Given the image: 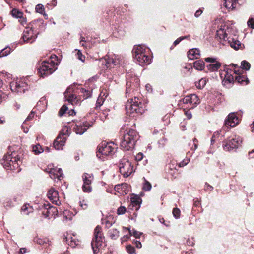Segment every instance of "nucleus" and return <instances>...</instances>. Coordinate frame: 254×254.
Returning a JSON list of instances; mask_svg holds the SVG:
<instances>
[{
  "mask_svg": "<svg viewBox=\"0 0 254 254\" xmlns=\"http://www.w3.org/2000/svg\"><path fill=\"white\" fill-rule=\"evenodd\" d=\"M120 133L123 135L121 147L124 150H129L133 149L135 142L139 138L137 132L132 129H129L127 125H124L120 130Z\"/></svg>",
  "mask_w": 254,
  "mask_h": 254,
  "instance_id": "nucleus-1",
  "label": "nucleus"
},
{
  "mask_svg": "<svg viewBox=\"0 0 254 254\" xmlns=\"http://www.w3.org/2000/svg\"><path fill=\"white\" fill-rule=\"evenodd\" d=\"M233 29L226 25H221L217 31V35L221 40L224 41H228V43L231 48L235 50L241 49L243 47L241 42L237 40L236 37H232Z\"/></svg>",
  "mask_w": 254,
  "mask_h": 254,
  "instance_id": "nucleus-2",
  "label": "nucleus"
},
{
  "mask_svg": "<svg viewBox=\"0 0 254 254\" xmlns=\"http://www.w3.org/2000/svg\"><path fill=\"white\" fill-rule=\"evenodd\" d=\"M133 57L136 63L141 66L148 65L151 63L149 49L144 45L134 46L132 50Z\"/></svg>",
  "mask_w": 254,
  "mask_h": 254,
  "instance_id": "nucleus-3",
  "label": "nucleus"
},
{
  "mask_svg": "<svg viewBox=\"0 0 254 254\" xmlns=\"http://www.w3.org/2000/svg\"><path fill=\"white\" fill-rule=\"evenodd\" d=\"M22 163L21 157L16 152H12L10 154H5L1 160V163L3 167L7 170L20 171V165Z\"/></svg>",
  "mask_w": 254,
  "mask_h": 254,
  "instance_id": "nucleus-4",
  "label": "nucleus"
},
{
  "mask_svg": "<svg viewBox=\"0 0 254 254\" xmlns=\"http://www.w3.org/2000/svg\"><path fill=\"white\" fill-rule=\"evenodd\" d=\"M59 62L55 55H51L48 60L43 61L38 68L39 76L42 77L47 76L53 73L56 69Z\"/></svg>",
  "mask_w": 254,
  "mask_h": 254,
  "instance_id": "nucleus-5",
  "label": "nucleus"
},
{
  "mask_svg": "<svg viewBox=\"0 0 254 254\" xmlns=\"http://www.w3.org/2000/svg\"><path fill=\"white\" fill-rule=\"evenodd\" d=\"M127 114L131 117L143 114L145 110L144 104L136 97L128 100L126 105Z\"/></svg>",
  "mask_w": 254,
  "mask_h": 254,
  "instance_id": "nucleus-6",
  "label": "nucleus"
},
{
  "mask_svg": "<svg viewBox=\"0 0 254 254\" xmlns=\"http://www.w3.org/2000/svg\"><path fill=\"white\" fill-rule=\"evenodd\" d=\"M40 24L38 21H35L30 23L23 32L22 39L24 43H32L36 39L39 31L37 27L40 26Z\"/></svg>",
  "mask_w": 254,
  "mask_h": 254,
  "instance_id": "nucleus-7",
  "label": "nucleus"
},
{
  "mask_svg": "<svg viewBox=\"0 0 254 254\" xmlns=\"http://www.w3.org/2000/svg\"><path fill=\"white\" fill-rule=\"evenodd\" d=\"M117 145L113 142H102L98 147L97 156L103 160L107 156H112L116 151Z\"/></svg>",
  "mask_w": 254,
  "mask_h": 254,
  "instance_id": "nucleus-8",
  "label": "nucleus"
},
{
  "mask_svg": "<svg viewBox=\"0 0 254 254\" xmlns=\"http://www.w3.org/2000/svg\"><path fill=\"white\" fill-rule=\"evenodd\" d=\"M102 62L103 64H105V67L110 68L122 64L124 62V58L115 54L108 55L102 59Z\"/></svg>",
  "mask_w": 254,
  "mask_h": 254,
  "instance_id": "nucleus-9",
  "label": "nucleus"
},
{
  "mask_svg": "<svg viewBox=\"0 0 254 254\" xmlns=\"http://www.w3.org/2000/svg\"><path fill=\"white\" fill-rule=\"evenodd\" d=\"M104 238L103 236L101 227L98 225L94 229V237L91 242V245L94 254L99 251V248L103 243Z\"/></svg>",
  "mask_w": 254,
  "mask_h": 254,
  "instance_id": "nucleus-10",
  "label": "nucleus"
},
{
  "mask_svg": "<svg viewBox=\"0 0 254 254\" xmlns=\"http://www.w3.org/2000/svg\"><path fill=\"white\" fill-rule=\"evenodd\" d=\"M120 173L124 177H127L133 172V166L127 158L122 159L119 163Z\"/></svg>",
  "mask_w": 254,
  "mask_h": 254,
  "instance_id": "nucleus-11",
  "label": "nucleus"
},
{
  "mask_svg": "<svg viewBox=\"0 0 254 254\" xmlns=\"http://www.w3.org/2000/svg\"><path fill=\"white\" fill-rule=\"evenodd\" d=\"M242 142V138L236 135L231 137L227 141H224L223 144V147L226 151H230L240 146Z\"/></svg>",
  "mask_w": 254,
  "mask_h": 254,
  "instance_id": "nucleus-12",
  "label": "nucleus"
},
{
  "mask_svg": "<svg viewBox=\"0 0 254 254\" xmlns=\"http://www.w3.org/2000/svg\"><path fill=\"white\" fill-rule=\"evenodd\" d=\"M10 89L13 92L22 93L28 89V85L23 80L13 81L10 84Z\"/></svg>",
  "mask_w": 254,
  "mask_h": 254,
  "instance_id": "nucleus-13",
  "label": "nucleus"
},
{
  "mask_svg": "<svg viewBox=\"0 0 254 254\" xmlns=\"http://www.w3.org/2000/svg\"><path fill=\"white\" fill-rule=\"evenodd\" d=\"M83 184L82 187L83 191L86 193H89L92 191L91 185L93 180V176L92 174L85 173L82 175Z\"/></svg>",
  "mask_w": 254,
  "mask_h": 254,
  "instance_id": "nucleus-14",
  "label": "nucleus"
},
{
  "mask_svg": "<svg viewBox=\"0 0 254 254\" xmlns=\"http://www.w3.org/2000/svg\"><path fill=\"white\" fill-rule=\"evenodd\" d=\"M45 171L49 173L50 177L53 179L57 178L58 180H60L64 178L62 169L61 168L58 169L56 167L54 168L52 164L48 166Z\"/></svg>",
  "mask_w": 254,
  "mask_h": 254,
  "instance_id": "nucleus-15",
  "label": "nucleus"
},
{
  "mask_svg": "<svg viewBox=\"0 0 254 254\" xmlns=\"http://www.w3.org/2000/svg\"><path fill=\"white\" fill-rule=\"evenodd\" d=\"M91 126V125L87 122H77L73 127V130L76 134L82 135Z\"/></svg>",
  "mask_w": 254,
  "mask_h": 254,
  "instance_id": "nucleus-16",
  "label": "nucleus"
},
{
  "mask_svg": "<svg viewBox=\"0 0 254 254\" xmlns=\"http://www.w3.org/2000/svg\"><path fill=\"white\" fill-rule=\"evenodd\" d=\"M73 88H68L64 93L65 99L72 105H79L80 100L77 99V96L73 94Z\"/></svg>",
  "mask_w": 254,
  "mask_h": 254,
  "instance_id": "nucleus-17",
  "label": "nucleus"
},
{
  "mask_svg": "<svg viewBox=\"0 0 254 254\" xmlns=\"http://www.w3.org/2000/svg\"><path fill=\"white\" fill-rule=\"evenodd\" d=\"M183 103L190 106V108H193L199 103V100L196 94H192L185 96L182 99Z\"/></svg>",
  "mask_w": 254,
  "mask_h": 254,
  "instance_id": "nucleus-18",
  "label": "nucleus"
},
{
  "mask_svg": "<svg viewBox=\"0 0 254 254\" xmlns=\"http://www.w3.org/2000/svg\"><path fill=\"white\" fill-rule=\"evenodd\" d=\"M142 200L140 197L136 195H132L130 198V204L128 207V211L130 210L137 211L140 207Z\"/></svg>",
  "mask_w": 254,
  "mask_h": 254,
  "instance_id": "nucleus-19",
  "label": "nucleus"
},
{
  "mask_svg": "<svg viewBox=\"0 0 254 254\" xmlns=\"http://www.w3.org/2000/svg\"><path fill=\"white\" fill-rule=\"evenodd\" d=\"M206 62L210 64L207 66L208 69L211 71H217L221 66V63L217 60L216 58L208 57L205 59Z\"/></svg>",
  "mask_w": 254,
  "mask_h": 254,
  "instance_id": "nucleus-20",
  "label": "nucleus"
},
{
  "mask_svg": "<svg viewBox=\"0 0 254 254\" xmlns=\"http://www.w3.org/2000/svg\"><path fill=\"white\" fill-rule=\"evenodd\" d=\"M47 196L50 201L57 205H61L58 191L54 188H51L47 193Z\"/></svg>",
  "mask_w": 254,
  "mask_h": 254,
  "instance_id": "nucleus-21",
  "label": "nucleus"
},
{
  "mask_svg": "<svg viewBox=\"0 0 254 254\" xmlns=\"http://www.w3.org/2000/svg\"><path fill=\"white\" fill-rule=\"evenodd\" d=\"M58 211L56 207L53 206H49L48 208H45L42 211V214L45 218H55L58 215Z\"/></svg>",
  "mask_w": 254,
  "mask_h": 254,
  "instance_id": "nucleus-22",
  "label": "nucleus"
},
{
  "mask_svg": "<svg viewBox=\"0 0 254 254\" xmlns=\"http://www.w3.org/2000/svg\"><path fill=\"white\" fill-rule=\"evenodd\" d=\"M239 118L236 114L232 113L229 114L225 120V124L227 126L233 127L239 123Z\"/></svg>",
  "mask_w": 254,
  "mask_h": 254,
  "instance_id": "nucleus-23",
  "label": "nucleus"
},
{
  "mask_svg": "<svg viewBox=\"0 0 254 254\" xmlns=\"http://www.w3.org/2000/svg\"><path fill=\"white\" fill-rule=\"evenodd\" d=\"M220 76L221 78H223L222 84L224 86H228L230 84L234 81L233 76L228 72L224 71L220 73Z\"/></svg>",
  "mask_w": 254,
  "mask_h": 254,
  "instance_id": "nucleus-24",
  "label": "nucleus"
},
{
  "mask_svg": "<svg viewBox=\"0 0 254 254\" xmlns=\"http://www.w3.org/2000/svg\"><path fill=\"white\" fill-rule=\"evenodd\" d=\"M66 142L65 138H62L61 135H59L53 142V147L56 150H62Z\"/></svg>",
  "mask_w": 254,
  "mask_h": 254,
  "instance_id": "nucleus-25",
  "label": "nucleus"
},
{
  "mask_svg": "<svg viewBox=\"0 0 254 254\" xmlns=\"http://www.w3.org/2000/svg\"><path fill=\"white\" fill-rule=\"evenodd\" d=\"M239 69L234 68V72L236 74L235 76V81L239 83L244 85H247L248 83V80L245 75L241 74L239 73Z\"/></svg>",
  "mask_w": 254,
  "mask_h": 254,
  "instance_id": "nucleus-26",
  "label": "nucleus"
},
{
  "mask_svg": "<svg viewBox=\"0 0 254 254\" xmlns=\"http://www.w3.org/2000/svg\"><path fill=\"white\" fill-rule=\"evenodd\" d=\"M94 43V41H93L92 38H91L90 39L87 38L86 40L84 37H80V43L82 46L86 48H91Z\"/></svg>",
  "mask_w": 254,
  "mask_h": 254,
  "instance_id": "nucleus-27",
  "label": "nucleus"
},
{
  "mask_svg": "<svg viewBox=\"0 0 254 254\" xmlns=\"http://www.w3.org/2000/svg\"><path fill=\"white\" fill-rule=\"evenodd\" d=\"M237 0H224V6L228 10H233L236 8Z\"/></svg>",
  "mask_w": 254,
  "mask_h": 254,
  "instance_id": "nucleus-28",
  "label": "nucleus"
},
{
  "mask_svg": "<svg viewBox=\"0 0 254 254\" xmlns=\"http://www.w3.org/2000/svg\"><path fill=\"white\" fill-rule=\"evenodd\" d=\"M200 56V51L198 49L193 48L189 51L188 53V58L190 60L198 59Z\"/></svg>",
  "mask_w": 254,
  "mask_h": 254,
  "instance_id": "nucleus-29",
  "label": "nucleus"
},
{
  "mask_svg": "<svg viewBox=\"0 0 254 254\" xmlns=\"http://www.w3.org/2000/svg\"><path fill=\"white\" fill-rule=\"evenodd\" d=\"M64 239H65L68 245L72 247H74L77 245L78 241L76 240L75 238H73L70 234L67 233Z\"/></svg>",
  "mask_w": 254,
  "mask_h": 254,
  "instance_id": "nucleus-30",
  "label": "nucleus"
},
{
  "mask_svg": "<svg viewBox=\"0 0 254 254\" xmlns=\"http://www.w3.org/2000/svg\"><path fill=\"white\" fill-rule=\"evenodd\" d=\"M21 212L24 215H28L33 212V208L29 204H25L21 207Z\"/></svg>",
  "mask_w": 254,
  "mask_h": 254,
  "instance_id": "nucleus-31",
  "label": "nucleus"
},
{
  "mask_svg": "<svg viewBox=\"0 0 254 254\" xmlns=\"http://www.w3.org/2000/svg\"><path fill=\"white\" fill-rule=\"evenodd\" d=\"M193 67L196 70H202L205 67V63L201 60L196 61L193 63Z\"/></svg>",
  "mask_w": 254,
  "mask_h": 254,
  "instance_id": "nucleus-32",
  "label": "nucleus"
},
{
  "mask_svg": "<svg viewBox=\"0 0 254 254\" xmlns=\"http://www.w3.org/2000/svg\"><path fill=\"white\" fill-rule=\"evenodd\" d=\"M69 128L67 127H64L63 128L62 131L59 135H61L62 138H65V140L69 136Z\"/></svg>",
  "mask_w": 254,
  "mask_h": 254,
  "instance_id": "nucleus-33",
  "label": "nucleus"
},
{
  "mask_svg": "<svg viewBox=\"0 0 254 254\" xmlns=\"http://www.w3.org/2000/svg\"><path fill=\"white\" fill-rule=\"evenodd\" d=\"M63 216H64V221H68V220H71L73 217V214L72 212L68 210H65L63 212Z\"/></svg>",
  "mask_w": 254,
  "mask_h": 254,
  "instance_id": "nucleus-34",
  "label": "nucleus"
},
{
  "mask_svg": "<svg viewBox=\"0 0 254 254\" xmlns=\"http://www.w3.org/2000/svg\"><path fill=\"white\" fill-rule=\"evenodd\" d=\"M14 205V202L11 199L6 198L3 202V206L6 209L11 208Z\"/></svg>",
  "mask_w": 254,
  "mask_h": 254,
  "instance_id": "nucleus-35",
  "label": "nucleus"
},
{
  "mask_svg": "<svg viewBox=\"0 0 254 254\" xmlns=\"http://www.w3.org/2000/svg\"><path fill=\"white\" fill-rule=\"evenodd\" d=\"M36 11L41 14H43L45 17L47 18V15L45 13V9L44 6L42 4H39L36 5L35 8Z\"/></svg>",
  "mask_w": 254,
  "mask_h": 254,
  "instance_id": "nucleus-36",
  "label": "nucleus"
},
{
  "mask_svg": "<svg viewBox=\"0 0 254 254\" xmlns=\"http://www.w3.org/2000/svg\"><path fill=\"white\" fill-rule=\"evenodd\" d=\"M109 234L112 239H116L119 236V231L117 229H113L109 231Z\"/></svg>",
  "mask_w": 254,
  "mask_h": 254,
  "instance_id": "nucleus-37",
  "label": "nucleus"
},
{
  "mask_svg": "<svg viewBox=\"0 0 254 254\" xmlns=\"http://www.w3.org/2000/svg\"><path fill=\"white\" fill-rule=\"evenodd\" d=\"M11 13L13 17L16 18H21L23 16V13L16 9H13Z\"/></svg>",
  "mask_w": 254,
  "mask_h": 254,
  "instance_id": "nucleus-38",
  "label": "nucleus"
},
{
  "mask_svg": "<svg viewBox=\"0 0 254 254\" xmlns=\"http://www.w3.org/2000/svg\"><path fill=\"white\" fill-rule=\"evenodd\" d=\"M32 151L36 155L39 154L44 151L42 147L39 144L34 145L32 147Z\"/></svg>",
  "mask_w": 254,
  "mask_h": 254,
  "instance_id": "nucleus-39",
  "label": "nucleus"
},
{
  "mask_svg": "<svg viewBox=\"0 0 254 254\" xmlns=\"http://www.w3.org/2000/svg\"><path fill=\"white\" fill-rule=\"evenodd\" d=\"M113 219L112 216H109L107 219L102 220V224H105L107 228H110L112 225V224L114 223V221L111 220Z\"/></svg>",
  "mask_w": 254,
  "mask_h": 254,
  "instance_id": "nucleus-40",
  "label": "nucleus"
},
{
  "mask_svg": "<svg viewBox=\"0 0 254 254\" xmlns=\"http://www.w3.org/2000/svg\"><path fill=\"white\" fill-rule=\"evenodd\" d=\"M207 82V80L205 78H201L198 82H196L195 85L198 88H201L204 87Z\"/></svg>",
  "mask_w": 254,
  "mask_h": 254,
  "instance_id": "nucleus-41",
  "label": "nucleus"
},
{
  "mask_svg": "<svg viewBox=\"0 0 254 254\" xmlns=\"http://www.w3.org/2000/svg\"><path fill=\"white\" fill-rule=\"evenodd\" d=\"M143 179L144 182L143 184L142 189L144 191H149L152 188L151 184L148 181H147L144 178H143Z\"/></svg>",
  "mask_w": 254,
  "mask_h": 254,
  "instance_id": "nucleus-42",
  "label": "nucleus"
},
{
  "mask_svg": "<svg viewBox=\"0 0 254 254\" xmlns=\"http://www.w3.org/2000/svg\"><path fill=\"white\" fill-rule=\"evenodd\" d=\"M104 95L105 94H104L103 95H102V94H101L98 97L96 101L97 108L103 105L106 98V97H104Z\"/></svg>",
  "mask_w": 254,
  "mask_h": 254,
  "instance_id": "nucleus-43",
  "label": "nucleus"
},
{
  "mask_svg": "<svg viewBox=\"0 0 254 254\" xmlns=\"http://www.w3.org/2000/svg\"><path fill=\"white\" fill-rule=\"evenodd\" d=\"M125 229L128 230L130 236L133 235L136 238H139L140 235L142 234L141 233L138 232L135 230H131L128 228H126Z\"/></svg>",
  "mask_w": 254,
  "mask_h": 254,
  "instance_id": "nucleus-44",
  "label": "nucleus"
},
{
  "mask_svg": "<svg viewBox=\"0 0 254 254\" xmlns=\"http://www.w3.org/2000/svg\"><path fill=\"white\" fill-rule=\"evenodd\" d=\"M11 49L10 47H7L3 49L0 52V58L6 56L10 53Z\"/></svg>",
  "mask_w": 254,
  "mask_h": 254,
  "instance_id": "nucleus-45",
  "label": "nucleus"
},
{
  "mask_svg": "<svg viewBox=\"0 0 254 254\" xmlns=\"http://www.w3.org/2000/svg\"><path fill=\"white\" fill-rule=\"evenodd\" d=\"M81 93L83 94L84 99H87L91 95V91L90 90L81 89Z\"/></svg>",
  "mask_w": 254,
  "mask_h": 254,
  "instance_id": "nucleus-46",
  "label": "nucleus"
},
{
  "mask_svg": "<svg viewBox=\"0 0 254 254\" xmlns=\"http://www.w3.org/2000/svg\"><path fill=\"white\" fill-rule=\"evenodd\" d=\"M172 213H173V216L176 219H178V218H180V214H181V211H180V210L179 208H174L173 209Z\"/></svg>",
  "mask_w": 254,
  "mask_h": 254,
  "instance_id": "nucleus-47",
  "label": "nucleus"
},
{
  "mask_svg": "<svg viewBox=\"0 0 254 254\" xmlns=\"http://www.w3.org/2000/svg\"><path fill=\"white\" fill-rule=\"evenodd\" d=\"M241 66L243 69L247 70H249L250 68V64L246 61H243L241 62Z\"/></svg>",
  "mask_w": 254,
  "mask_h": 254,
  "instance_id": "nucleus-48",
  "label": "nucleus"
},
{
  "mask_svg": "<svg viewBox=\"0 0 254 254\" xmlns=\"http://www.w3.org/2000/svg\"><path fill=\"white\" fill-rule=\"evenodd\" d=\"M67 109L68 108L65 105H63L59 111V115L60 116H62L64 114H66Z\"/></svg>",
  "mask_w": 254,
  "mask_h": 254,
  "instance_id": "nucleus-49",
  "label": "nucleus"
},
{
  "mask_svg": "<svg viewBox=\"0 0 254 254\" xmlns=\"http://www.w3.org/2000/svg\"><path fill=\"white\" fill-rule=\"evenodd\" d=\"M76 58L79 60L81 61L82 62H84L85 59V56L83 55L82 53L80 50H78L77 53L76 54Z\"/></svg>",
  "mask_w": 254,
  "mask_h": 254,
  "instance_id": "nucleus-50",
  "label": "nucleus"
},
{
  "mask_svg": "<svg viewBox=\"0 0 254 254\" xmlns=\"http://www.w3.org/2000/svg\"><path fill=\"white\" fill-rule=\"evenodd\" d=\"M197 140L196 139H194L192 142L190 143V145L192 146L191 148L193 150H195L197 148Z\"/></svg>",
  "mask_w": 254,
  "mask_h": 254,
  "instance_id": "nucleus-51",
  "label": "nucleus"
},
{
  "mask_svg": "<svg viewBox=\"0 0 254 254\" xmlns=\"http://www.w3.org/2000/svg\"><path fill=\"white\" fill-rule=\"evenodd\" d=\"M167 142V139L163 137L158 141V145L159 147H163Z\"/></svg>",
  "mask_w": 254,
  "mask_h": 254,
  "instance_id": "nucleus-52",
  "label": "nucleus"
},
{
  "mask_svg": "<svg viewBox=\"0 0 254 254\" xmlns=\"http://www.w3.org/2000/svg\"><path fill=\"white\" fill-rule=\"evenodd\" d=\"M35 111H34V109L31 111L30 113L29 114L26 119L25 120L24 124H27V122L30 120H31L34 116Z\"/></svg>",
  "mask_w": 254,
  "mask_h": 254,
  "instance_id": "nucleus-53",
  "label": "nucleus"
},
{
  "mask_svg": "<svg viewBox=\"0 0 254 254\" xmlns=\"http://www.w3.org/2000/svg\"><path fill=\"white\" fill-rule=\"evenodd\" d=\"M126 250L127 251L129 254H133L135 253V249L133 247L131 246V245H127L126 247Z\"/></svg>",
  "mask_w": 254,
  "mask_h": 254,
  "instance_id": "nucleus-54",
  "label": "nucleus"
},
{
  "mask_svg": "<svg viewBox=\"0 0 254 254\" xmlns=\"http://www.w3.org/2000/svg\"><path fill=\"white\" fill-rule=\"evenodd\" d=\"M190 162V159L189 158H186L184 160H183L182 162L179 163L178 167H182L186 166L189 162Z\"/></svg>",
  "mask_w": 254,
  "mask_h": 254,
  "instance_id": "nucleus-55",
  "label": "nucleus"
},
{
  "mask_svg": "<svg viewBox=\"0 0 254 254\" xmlns=\"http://www.w3.org/2000/svg\"><path fill=\"white\" fill-rule=\"evenodd\" d=\"M126 208L124 206H120L117 210V213L119 215L124 214L126 212Z\"/></svg>",
  "mask_w": 254,
  "mask_h": 254,
  "instance_id": "nucleus-56",
  "label": "nucleus"
},
{
  "mask_svg": "<svg viewBox=\"0 0 254 254\" xmlns=\"http://www.w3.org/2000/svg\"><path fill=\"white\" fill-rule=\"evenodd\" d=\"M188 37V36H182V37H180L179 38H178V39H177L174 42V43H173V45L174 46H176L177 45H178L182 40H184V39H186Z\"/></svg>",
  "mask_w": 254,
  "mask_h": 254,
  "instance_id": "nucleus-57",
  "label": "nucleus"
},
{
  "mask_svg": "<svg viewBox=\"0 0 254 254\" xmlns=\"http://www.w3.org/2000/svg\"><path fill=\"white\" fill-rule=\"evenodd\" d=\"M7 98V95L0 91V103Z\"/></svg>",
  "mask_w": 254,
  "mask_h": 254,
  "instance_id": "nucleus-58",
  "label": "nucleus"
},
{
  "mask_svg": "<svg viewBox=\"0 0 254 254\" xmlns=\"http://www.w3.org/2000/svg\"><path fill=\"white\" fill-rule=\"evenodd\" d=\"M115 190L119 193H122L124 190L122 189V186L121 184L117 185L115 186Z\"/></svg>",
  "mask_w": 254,
  "mask_h": 254,
  "instance_id": "nucleus-59",
  "label": "nucleus"
},
{
  "mask_svg": "<svg viewBox=\"0 0 254 254\" xmlns=\"http://www.w3.org/2000/svg\"><path fill=\"white\" fill-rule=\"evenodd\" d=\"M247 24H248V25L249 27L252 28H254V19L251 18V19H250L248 22H247Z\"/></svg>",
  "mask_w": 254,
  "mask_h": 254,
  "instance_id": "nucleus-60",
  "label": "nucleus"
},
{
  "mask_svg": "<svg viewBox=\"0 0 254 254\" xmlns=\"http://www.w3.org/2000/svg\"><path fill=\"white\" fill-rule=\"evenodd\" d=\"M143 158V154L139 152L138 154H136V155L135 157V159L136 161H141Z\"/></svg>",
  "mask_w": 254,
  "mask_h": 254,
  "instance_id": "nucleus-61",
  "label": "nucleus"
},
{
  "mask_svg": "<svg viewBox=\"0 0 254 254\" xmlns=\"http://www.w3.org/2000/svg\"><path fill=\"white\" fill-rule=\"evenodd\" d=\"M213 188L210 186L209 184H207V183H205V186H204V189L206 191H211L212 190Z\"/></svg>",
  "mask_w": 254,
  "mask_h": 254,
  "instance_id": "nucleus-62",
  "label": "nucleus"
},
{
  "mask_svg": "<svg viewBox=\"0 0 254 254\" xmlns=\"http://www.w3.org/2000/svg\"><path fill=\"white\" fill-rule=\"evenodd\" d=\"M80 206L83 209H86L87 208L88 205L84 200L80 202Z\"/></svg>",
  "mask_w": 254,
  "mask_h": 254,
  "instance_id": "nucleus-63",
  "label": "nucleus"
},
{
  "mask_svg": "<svg viewBox=\"0 0 254 254\" xmlns=\"http://www.w3.org/2000/svg\"><path fill=\"white\" fill-rule=\"evenodd\" d=\"M202 13V10L201 9H199L196 11L195 13V16L196 17H199Z\"/></svg>",
  "mask_w": 254,
  "mask_h": 254,
  "instance_id": "nucleus-64",
  "label": "nucleus"
}]
</instances>
